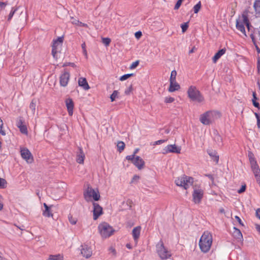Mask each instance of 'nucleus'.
Listing matches in <instances>:
<instances>
[{
  "mask_svg": "<svg viewBox=\"0 0 260 260\" xmlns=\"http://www.w3.org/2000/svg\"><path fill=\"white\" fill-rule=\"evenodd\" d=\"M126 159L131 162L139 170L144 168L145 162L143 159L139 156L134 157V155H127Z\"/></svg>",
  "mask_w": 260,
  "mask_h": 260,
  "instance_id": "11",
  "label": "nucleus"
},
{
  "mask_svg": "<svg viewBox=\"0 0 260 260\" xmlns=\"http://www.w3.org/2000/svg\"><path fill=\"white\" fill-rule=\"evenodd\" d=\"M117 147L118 148V150L120 152H121L124 150V149L125 148V144L122 141H119L117 143Z\"/></svg>",
  "mask_w": 260,
  "mask_h": 260,
  "instance_id": "31",
  "label": "nucleus"
},
{
  "mask_svg": "<svg viewBox=\"0 0 260 260\" xmlns=\"http://www.w3.org/2000/svg\"><path fill=\"white\" fill-rule=\"evenodd\" d=\"M93 218L95 220L99 216L103 214V208L98 204L95 203H93Z\"/></svg>",
  "mask_w": 260,
  "mask_h": 260,
  "instance_id": "14",
  "label": "nucleus"
},
{
  "mask_svg": "<svg viewBox=\"0 0 260 260\" xmlns=\"http://www.w3.org/2000/svg\"><path fill=\"white\" fill-rule=\"evenodd\" d=\"M249 22L247 16L245 14H242L236 20V28L240 30L243 35L246 36L245 26L249 29Z\"/></svg>",
  "mask_w": 260,
  "mask_h": 260,
  "instance_id": "6",
  "label": "nucleus"
},
{
  "mask_svg": "<svg viewBox=\"0 0 260 260\" xmlns=\"http://www.w3.org/2000/svg\"><path fill=\"white\" fill-rule=\"evenodd\" d=\"M85 159V154L81 148L79 149V152L77 155L76 161L80 164L84 163Z\"/></svg>",
  "mask_w": 260,
  "mask_h": 260,
  "instance_id": "25",
  "label": "nucleus"
},
{
  "mask_svg": "<svg viewBox=\"0 0 260 260\" xmlns=\"http://www.w3.org/2000/svg\"><path fill=\"white\" fill-rule=\"evenodd\" d=\"M83 196L87 202H89L92 199L94 201H99L100 199V194L98 189H94L88 185L85 189Z\"/></svg>",
  "mask_w": 260,
  "mask_h": 260,
  "instance_id": "5",
  "label": "nucleus"
},
{
  "mask_svg": "<svg viewBox=\"0 0 260 260\" xmlns=\"http://www.w3.org/2000/svg\"><path fill=\"white\" fill-rule=\"evenodd\" d=\"M29 108L31 109L32 113L34 114L36 111V102L32 100L29 105Z\"/></svg>",
  "mask_w": 260,
  "mask_h": 260,
  "instance_id": "35",
  "label": "nucleus"
},
{
  "mask_svg": "<svg viewBox=\"0 0 260 260\" xmlns=\"http://www.w3.org/2000/svg\"><path fill=\"white\" fill-rule=\"evenodd\" d=\"M255 228L256 230L259 232L260 234V225L258 224H255Z\"/></svg>",
  "mask_w": 260,
  "mask_h": 260,
  "instance_id": "63",
  "label": "nucleus"
},
{
  "mask_svg": "<svg viewBox=\"0 0 260 260\" xmlns=\"http://www.w3.org/2000/svg\"><path fill=\"white\" fill-rule=\"evenodd\" d=\"M70 78V73L68 72H63L59 77V83L61 86H67Z\"/></svg>",
  "mask_w": 260,
  "mask_h": 260,
  "instance_id": "15",
  "label": "nucleus"
},
{
  "mask_svg": "<svg viewBox=\"0 0 260 260\" xmlns=\"http://www.w3.org/2000/svg\"><path fill=\"white\" fill-rule=\"evenodd\" d=\"M81 47L82 48L84 55L86 56V57H87V51L86 49V44H85V42H84L82 44Z\"/></svg>",
  "mask_w": 260,
  "mask_h": 260,
  "instance_id": "43",
  "label": "nucleus"
},
{
  "mask_svg": "<svg viewBox=\"0 0 260 260\" xmlns=\"http://www.w3.org/2000/svg\"><path fill=\"white\" fill-rule=\"evenodd\" d=\"M78 82V85L82 87L84 90H87L90 88V87L85 78H79Z\"/></svg>",
  "mask_w": 260,
  "mask_h": 260,
  "instance_id": "21",
  "label": "nucleus"
},
{
  "mask_svg": "<svg viewBox=\"0 0 260 260\" xmlns=\"http://www.w3.org/2000/svg\"><path fill=\"white\" fill-rule=\"evenodd\" d=\"M183 1V0H178L175 6L174 9L178 10L181 5Z\"/></svg>",
  "mask_w": 260,
  "mask_h": 260,
  "instance_id": "47",
  "label": "nucleus"
},
{
  "mask_svg": "<svg viewBox=\"0 0 260 260\" xmlns=\"http://www.w3.org/2000/svg\"><path fill=\"white\" fill-rule=\"evenodd\" d=\"M201 2L200 1L195 6H194L193 10L194 13L197 14L200 11L201 8Z\"/></svg>",
  "mask_w": 260,
  "mask_h": 260,
  "instance_id": "32",
  "label": "nucleus"
},
{
  "mask_svg": "<svg viewBox=\"0 0 260 260\" xmlns=\"http://www.w3.org/2000/svg\"><path fill=\"white\" fill-rule=\"evenodd\" d=\"M133 86L131 85L128 88H127L124 91V93L126 95H129L133 91Z\"/></svg>",
  "mask_w": 260,
  "mask_h": 260,
  "instance_id": "46",
  "label": "nucleus"
},
{
  "mask_svg": "<svg viewBox=\"0 0 260 260\" xmlns=\"http://www.w3.org/2000/svg\"><path fill=\"white\" fill-rule=\"evenodd\" d=\"M139 179V176H137V175H134L133 177V179H132V182H134L135 181H137L138 180V179Z\"/></svg>",
  "mask_w": 260,
  "mask_h": 260,
  "instance_id": "59",
  "label": "nucleus"
},
{
  "mask_svg": "<svg viewBox=\"0 0 260 260\" xmlns=\"http://www.w3.org/2000/svg\"><path fill=\"white\" fill-rule=\"evenodd\" d=\"M141 230V227L140 226H138L137 227H135L133 230V231H132L133 237L136 243H137L138 239L139 238Z\"/></svg>",
  "mask_w": 260,
  "mask_h": 260,
  "instance_id": "20",
  "label": "nucleus"
},
{
  "mask_svg": "<svg viewBox=\"0 0 260 260\" xmlns=\"http://www.w3.org/2000/svg\"><path fill=\"white\" fill-rule=\"evenodd\" d=\"M65 102L69 115L70 116H72L74 108V104L72 99L69 98L66 100Z\"/></svg>",
  "mask_w": 260,
  "mask_h": 260,
  "instance_id": "17",
  "label": "nucleus"
},
{
  "mask_svg": "<svg viewBox=\"0 0 260 260\" xmlns=\"http://www.w3.org/2000/svg\"><path fill=\"white\" fill-rule=\"evenodd\" d=\"M111 42V39L109 38H102V43L106 46H108Z\"/></svg>",
  "mask_w": 260,
  "mask_h": 260,
  "instance_id": "38",
  "label": "nucleus"
},
{
  "mask_svg": "<svg viewBox=\"0 0 260 260\" xmlns=\"http://www.w3.org/2000/svg\"><path fill=\"white\" fill-rule=\"evenodd\" d=\"M156 247L157 253L161 259H167L171 256V252L165 247L162 241H160Z\"/></svg>",
  "mask_w": 260,
  "mask_h": 260,
  "instance_id": "9",
  "label": "nucleus"
},
{
  "mask_svg": "<svg viewBox=\"0 0 260 260\" xmlns=\"http://www.w3.org/2000/svg\"><path fill=\"white\" fill-rule=\"evenodd\" d=\"M252 103H253V105L254 107L257 108H259V104L258 102H256V101H255L254 100H252Z\"/></svg>",
  "mask_w": 260,
  "mask_h": 260,
  "instance_id": "55",
  "label": "nucleus"
},
{
  "mask_svg": "<svg viewBox=\"0 0 260 260\" xmlns=\"http://www.w3.org/2000/svg\"><path fill=\"white\" fill-rule=\"evenodd\" d=\"M139 64V60H136L133 62L129 66V69L133 70L136 68Z\"/></svg>",
  "mask_w": 260,
  "mask_h": 260,
  "instance_id": "41",
  "label": "nucleus"
},
{
  "mask_svg": "<svg viewBox=\"0 0 260 260\" xmlns=\"http://www.w3.org/2000/svg\"><path fill=\"white\" fill-rule=\"evenodd\" d=\"M67 66H72L73 67H76V65L74 63H69L68 64L64 63L63 65V67Z\"/></svg>",
  "mask_w": 260,
  "mask_h": 260,
  "instance_id": "60",
  "label": "nucleus"
},
{
  "mask_svg": "<svg viewBox=\"0 0 260 260\" xmlns=\"http://www.w3.org/2000/svg\"><path fill=\"white\" fill-rule=\"evenodd\" d=\"M7 182L5 179L0 178V188L6 187Z\"/></svg>",
  "mask_w": 260,
  "mask_h": 260,
  "instance_id": "40",
  "label": "nucleus"
},
{
  "mask_svg": "<svg viewBox=\"0 0 260 260\" xmlns=\"http://www.w3.org/2000/svg\"><path fill=\"white\" fill-rule=\"evenodd\" d=\"M197 50V48L195 46L193 47L189 51V53H192Z\"/></svg>",
  "mask_w": 260,
  "mask_h": 260,
  "instance_id": "61",
  "label": "nucleus"
},
{
  "mask_svg": "<svg viewBox=\"0 0 260 260\" xmlns=\"http://www.w3.org/2000/svg\"><path fill=\"white\" fill-rule=\"evenodd\" d=\"M193 183V178L186 175L179 177L175 180V183L177 186L182 187L185 190L188 189Z\"/></svg>",
  "mask_w": 260,
  "mask_h": 260,
  "instance_id": "4",
  "label": "nucleus"
},
{
  "mask_svg": "<svg viewBox=\"0 0 260 260\" xmlns=\"http://www.w3.org/2000/svg\"><path fill=\"white\" fill-rule=\"evenodd\" d=\"M78 26H82V27H88V25L87 24L82 23V22H81L80 21L79 22Z\"/></svg>",
  "mask_w": 260,
  "mask_h": 260,
  "instance_id": "56",
  "label": "nucleus"
},
{
  "mask_svg": "<svg viewBox=\"0 0 260 260\" xmlns=\"http://www.w3.org/2000/svg\"><path fill=\"white\" fill-rule=\"evenodd\" d=\"M63 41V37H58L54 39L52 43V55L53 57H56V55L61 50Z\"/></svg>",
  "mask_w": 260,
  "mask_h": 260,
  "instance_id": "10",
  "label": "nucleus"
},
{
  "mask_svg": "<svg viewBox=\"0 0 260 260\" xmlns=\"http://www.w3.org/2000/svg\"><path fill=\"white\" fill-rule=\"evenodd\" d=\"M180 88V86L176 80L170 81V86L168 89L169 92H173L178 90Z\"/></svg>",
  "mask_w": 260,
  "mask_h": 260,
  "instance_id": "18",
  "label": "nucleus"
},
{
  "mask_svg": "<svg viewBox=\"0 0 260 260\" xmlns=\"http://www.w3.org/2000/svg\"><path fill=\"white\" fill-rule=\"evenodd\" d=\"M176 76H177V72L175 70L172 71L171 73L170 81H173L174 80H176Z\"/></svg>",
  "mask_w": 260,
  "mask_h": 260,
  "instance_id": "39",
  "label": "nucleus"
},
{
  "mask_svg": "<svg viewBox=\"0 0 260 260\" xmlns=\"http://www.w3.org/2000/svg\"><path fill=\"white\" fill-rule=\"evenodd\" d=\"M208 154L211 157L212 159L215 161L216 164L218 163L219 160V156L217 155V153L215 151H209Z\"/></svg>",
  "mask_w": 260,
  "mask_h": 260,
  "instance_id": "28",
  "label": "nucleus"
},
{
  "mask_svg": "<svg viewBox=\"0 0 260 260\" xmlns=\"http://www.w3.org/2000/svg\"><path fill=\"white\" fill-rule=\"evenodd\" d=\"M175 99L171 96H167L165 98V102L166 103H173Z\"/></svg>",
  "mask_w": 260,
  "mask_h": 260,
  "instance_id": "42",
  "label": "nucleus"
},
{
  "mask_svg": "<svg viewBox=\"0 0 260 260\" xmlns=\"http://www.w3.org/2000/svg\"><path fill=\"white\" fill-rule=\"evenodd\" d=\"M252 96H253L252 100H254L255 101H256V100L257 99V98H256V93L255 92H253Z\"/></svg>",
  "mask_w": 260,
  "mask_h": 260,
  "instance_id": "62",
  "label": "nucleus"
},
{
  "mask_svg": "<svg viewBox=\"0 0 260 260\" xmlns=\"http://www.w3.org/2000/svg\"><path fill=\"white\" fill-rule=\"evenodd\" d=\"M189 99L193 102L199 103H203L205 101V98L201 92L195 86H190L187 91Z\"/></svg>",
  "mask_w": 260,
  "mask_h": 260,
  "instance_id": "2",
  "label": "nucleus"
},
{
  "mask_svg": "<svg viewBox=\"0 0 260 260\" xmlns=\"http://www.w3.org/2000/svg\"><path fill=\"white\" fill-rule=\"evenodd\" d=\"M216 115V112L208 111L200 115V121L204 125H209L214 121Z\"/></svg>",
  "mask_w": 260,
  "mask_h": 260,
  "instance_id": "8",
  "label": "nucleus"
},
{
  "mask_svg": "<svg viewBox=\"0 0 260 260\" xmlns=\"http://www.w3.org/2000/svg\"><path fill=\"white\" fill-rule=\"evenodd\" d=\"M17 126L19 128L20 132L24 135L28 134V131L26 125L24 124V121L21 117L18 119L16 123Z\"/></svg>",
  "mask_w": 260,
  "mask_h": 260,
  "instance_id": "16",
  "label": "nucleus"
},
{
  "mask_svg": "<svg viewBox=\"0 0 260 260\" xmlns=\"http://www.w3.org/2000/svg\"><path fill=\"white\" fill-rule=\"evenodd\" d=\"M204 191L200 185H196L193 186L192 193V202L196 204L201 203L204 197Z\"/></svg>",
  "mask_w": 260,
  "mask_h": 260,
  "instance_id": "7",
  "label": "nucleus"
},
{
  "mask_svg": "<svg viewBox=\"0 0 260 260\" xmlns=\"http://www.w3.org/2000/svg\"><path fill=\"white\" fill-rule=\"evenodd\" d=\"M118 92L117 90H114L110 96L111 102H113L118 96Z\"/></svg>",
  "mask_w": 260,
  "mask_h": 260,
  "instance_id": "37",
  "label": "nucleus"
},
{
  "mask_svg": "<svg viewBox=\"0 0 260 260\" xmlns=\"http://www.w3.org/2000/svg\"><path fill=\"white\" fill-rule=\"evenodd\" d=\"M142 32L140 31H137L135 34V38L138 40L139 39L142 37Z\"/></svg>",
  "mask_w": 260,
  "mask_h": 260,
  "instance_id": "51",
  "label": "nucleus"
},
{
  "mask_svg": "<svg viewBox=\"0 0 260 260\" xmlns=\"http://www.w3.org/2000/svg\"><path fill=\"white\" fill-rule=\"evenodd\" d=\"M45 210L43 211V215L46 217H52L53 213L51 210V207L48 206L46 203L43 204Z\"/></svg>",
  "mask_w": 260,
  "mask_h": 260,
  "instance_id": "22",
  "label": "nucleus"
},
{
  "mask_svg": "<svg viewBox=\"0 0 260 260\" xmlns=\"http://www.w3.org/2000/svg\"><path fill=\"white\" fill-rule=\"evenodd\" d=\"M256 216L260 219V208H258L256 210Z\"/></svg>",
  "mask_w": 260,
  "mask_h": 260,
  "instance_id": "58",
  "label": "nucleus"
},
{
  "mask_svg": "<svg viewBox=\"0 0 260 260\" xmlns=\"http://www.w3.org/2000/svg\"><path fill=\"white\" fill-rule=\"evenodd\" d=\"M20 152L22 158L24 159L27 163L31 164L33 162V156L27 148L24 147H20Z\"/></svg>",
  "mask_w": 260,
  "mask_h": 260,
  "instance_id": "12",
  "label": "nucleus"
},
{
  "mask_svg": "<svg viewBox=\"0 0 260 260\" xmlns=\"http://www.w3.org/2000/svg\"><path fill=\"white\" fill-rule=\"evenodd\" d=\"M167 141V140H159L154 142L153 145H159Z\"/></svg>",
  "mask_w": 260,
  "mask_h": 260,
  "instance_id": "52",
  "label": "nucleus"
},
{
  "mask_svg": "<svg viewBox=\"0 0 260 260\" xmlns=\"http://www.w3.org/2000/svg\"><path fill=\"white\" fill-rule=\"evenodd\" d=\"M176 153L179 154L181 152V148L177 147L175 144L168 145L164 149V154L168 153Z\"/></svg>",
  "mask_w": 260,
  "mask_h": 260,
  "instance_id": "13",
  "label": "nucleus"
},
{
  "mask_svg": "<svg viewBox=\"0 0 260 260\" xmlns=\"http://www.w3.org/2000/svg\"><path fill=\"white\" fill-rule=\"evenodd\" d=\"M233 236L235 239L239 241H241L243 240V236L240 230L235 227L233 228Z\"/></svg>",
  "mask_w": 260,
  "mask_h": 260,
  "instance_id": "24",
  "label": "nucleus"
},
{
  "mask_svg": "<svg viewBox=\"0 0 260 260\" xmlns=\"http://www.w3.org/2000/svg\"><path fill=\"white\" fill-rule=\"evenodd\" d=\"M254 115L257 120V127L260 129V116L257 113H254Z\"/></svg>",
  "mask_w": 260,
  "mask_h": 260,
  "instance_id": "45",
  "label": "nucleus"
},
{
  "mask_svg": "<svg viewBox=\"0 0 260 260\" xmlns=\"http://www.w3.org/2000/svg\"><path fill=\"white\" fill-rule=\"evenodd\" d=\"M72 19H73V21H72V23L78 25L79 21L78 20L74 19L73 17H72Z\"/></svg>",
  "mask_w": 260,
  "mask_h": 260,
  "instance_id": "57",
  "label": "nucleus"
},
{
  "mask_svg": "<svg viewBox=\"0 0 260 260\" xmlns=\"http://www.w3.org/2000/svg\"><path fill=\"white\" fill-rule=\"evenodd\" d=\"M7 5V2H0V11L4 10Z\"/></svg>",
  "mask_w": 260,
  "mask_h": 260,
  "instance_id": "50",
  "label": "nucleus"
},
{
  "mask_svg": "<svg viewBox=\"0 0 260 260\" xmlns=\"http://www.w3.org/2000/svg\"><path fill=\"white\" fill-rule=\"evenodd\" d=\"M3 121L2 119L0 118V134L3 136H5L6 135L5 131L3 129Z\"/></svg>",
  "mask_w": 260,
  "mask_h": 260,
  "instance_id": "36",
  "label": "nucleus"
},
{
  "mask_svg": "<svg viewBox=\"0 0 260 260\" xmlns=\"http://www.w3.org/2000/svg\"><path fill=\"white\" fill-rule=\"evenodd\" d=\"M249 157L252 171H253L257 169H259V168L253 154H251L249 155Z\"/></svg>",
  "mask_w": 260,
  "mask_h": 260,
  "instance_id": "23",
  "label": "nucleus"
},
{
  "mask_svg": "<svg viewBox=\"0 0 260 260\" xmlns=\"http://www.w3.org/2000/svg\"><path fill=\"white\" fill-rule=\"evenodd\" d=\"M257 71H258V74H260V57H258L257 58Z\"/></svg>",
  "mask_w": 260,
  "mask_h": 260,
  "instance_id": "53",
  "label": "nucleus"
},
{
  "mask_svg": "<svg viewBox=\"0 0 260 260\" xmlns=\"http://www.w3.org/2000/svg\"><path fill=\"white\" fill-rule=\"evenodd\" d=\"M133 76H134V74H132V73L124 74L120 77L119 80L121 81H124V80L127 79L128 78H129V77H131Z\"/></svg>",
  "mask_w": 260,
  "mask_h": 260,
  "instance_id": "34",
  "label": "nucleus"
},
{
  "mask_svg": "<svg viewBox=\"0 0 260 260\" xmlns=\"http://www.w3.org/2000/svg\"><path fill=\"white\" fill-rule=\"evenodd\" d=\"M253 7L256 16L260 17V0H255L254 1Z\"/></svg>",
  "mask_w": 260,
  "mask_h": 260,
  "instance_id": "27",
  "label": "nucleus"
},
{
  "mask_svg": "<svg viewBox=\"0 0 260 260\" xmlns=\"http://www.w3.org/2000/svg\"><path fill=\"white\" fill-rule=\"evenodd\" d=\"M68 219L70 222L73 225H74L77 223V219L76 218L74 217L73 215L71 214H69L68 215Z\"/></svg>",
  "mask_w": 260,
  "mask_h": 260,
  "instance_id": "33",
  "label": "nucleus"
},
{
  "mask_svg": "<svg viewBox=\"0 0 260 260\" xmlns=\"http://www.w3.org/2000/svg\"><path fill=\"white\" fill-rule=\"evenodd\" d=\"M109 251L112 254V255L113 256H116V251L115 250V249L113 247H111L109 248Z\"/></svg>",
  "mask_w": 260,
  "mask_h": 260,
  "instance_id": "48",
  "label": "nucleus"
},
{
  "mask_svg": "<svg viewBox=\"0 0 260 260\" xmlns=\"http://www.w3.org/2000/svg\"><path fill=\"white\" fill-rule=\"evenodd\" d=\"M188 27V22L182 24L181 25L182 31L183 32H184L187 30Z\"/></svg>",
  "mask_w": 260,
  "mask_h": 260,
  "instance_id": "44",
  "label": "nucleus"
},
{
  "mask_svg": "<svg viewBox=\"0 0 260 260\" xmlns=\"http://www.w3.org/2000/svg\"><path fill=\"white\" fill-rule=\"evenodd\" d=\"M48 260H63L62 255L58 254L56 255H50Z\"/></svg>",
  "mask_w": 260,
  "mask_h": 260,
  "instance_id": "29",
  "label": "nucleus"
},
{
  "mask_svg": "<svg viewBox=\"0 0 260 260\" xmlns=\"http://www.w3.org/2000/svg\"><path fill=\"white\" fill-rule=\"evenodd\" d=\"M18 7H12L8 17V21H10L13 17L15 13L17 11Z\"/></svg>",
  "mask_w": 260,
  "mask_h": 260,
  "instance_id": "30",
  "label": "nucleus"
},
{
  "mask_svg": "<svg viewBox=\"0 0 260 260\" xmlns=\"http://www.w3.org/2000/svg\"><path fill=\"white\" fill-rule=\"evenodd\" d=\"M81 254L86 258L90 257L92 254V249L90 247L84 246L81 249Z\"/></svg>",
  "mask_w": 260,
  "mask_h": 260,
  "instance_id": "19",
  "label": "nucleus"
},
{
  "mask_svg": "<svg viewBox=\"0 0 260 260\" xmlns=\"http://www.w3.org/2000/svg\"><path fill=\"white\" fill-rule=\"evenodd\" d=\"M226 51L225 48H223L219 50L217 53H215L214 56L212 58V60L214 63H216L218 59H219L222 55H223Z\"/></svg>",
  "mask_w": 260,
  "mask_h": 260,
  "instance_id": "26",
  "label": "nucleus"
},
{
  "mask_svg": "<svg viewBox=\"0 0 260 260\" xmlns=\"http://www.w3.org/2000/svg\"><path fill=\"white\" fill-rule=\"evenodd\" d=\"M255 48H256L257 53L258 54L260 53V49L256 45H255Z\"/></svg>",
  "mask_w": 260,
  "mask_h": 260,
  "instance_id": "64",
  "label": "nucleus"
},
{
  "mask_svg": "<svg viewBox=\"0 0 260 260\" xmlns=\"http://www.w3.org/2000/svg\"><path fill=\"white\" fill-rule=\"evenodd\" d=\"M246 184L242 185L241 188L238 190L239 193H241L244 192L246 190Z\"/></svg>",
  "mask_w": 260,
  "mask_h": 260,
  "instance_id": "49",
  "label": "nucleus"
},
{
  "mask_svg": "<svg viewBox=\"0 0 260 260\" xmlns=\"http://www.w3.org/2000/svg\"><path fill=\"white\" fill-rule=\"evenodd\" d=\"M98 231L102 238L106 239L113 235L115 230L106 222L100 223L98 226Z\"/></svg>",
  "mask_w": 260,
  "mask_h": 260,
  "instance_id": "3",
  "label": "nucleus"
},
{
  "mask_svg": "<svg viewBox=\"0 0 260 260\" xmlns=\"http://www.w3.org/2000/svg\"><path fill=\"white\" fill-rule=\"evenodd\" d=\"M235 218L240 225H241L242 226H244L243 222L242 221L241 219L239 216H235Z\"/></svg>",
  "mask_w": 260,
  "mask_h": 260,
  "instance_id": "54",
  "label": "nucleus"
},
{
  "mask_svg": "<svg viewBox=\"0 0 260 260\" xmlns=\"http://www.w3.org/2000/svg\"><path fill=\"white\" fill-rule=\"evenodd\" d=\"M212 241L211 234L208 231L204 232L201 237L199 243L201 251L204 253L208 252L211 248Z\"/></svg>",
  "mask_w": 260,
  "mask_h": 260,
  "instance_id": "1",
  "label": "nucleus"
}]
</instances>
